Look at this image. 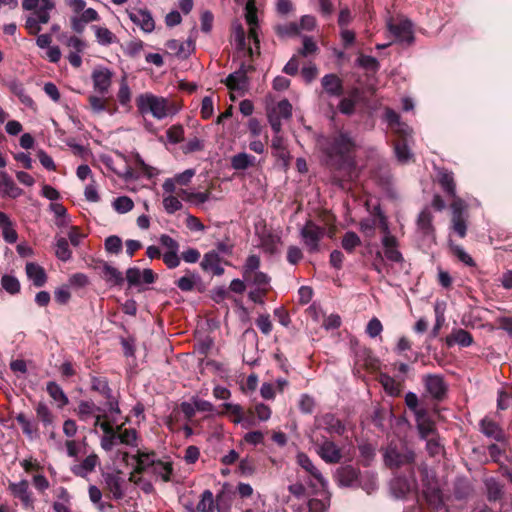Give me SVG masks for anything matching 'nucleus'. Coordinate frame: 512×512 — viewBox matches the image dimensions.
Returning a JSON list of instances; mask_svg holds the SVG:
<instances>
[{"label":"nucleus","instance_id":"aec40b11","mask_svg":"<svg viewBox=\"0 0 512 512\" xmlns=\"http://www.w3.org/2000/svg\"><path fill=\"white\" fill-rule=\"evenodd\" d=\"M165 46L171 55L180 59L188 58L194 50V42L190 39L184 42L171 39L166 42Z\"/></svg>","mask_w":512,"mask_h":512},{"label":"nucleus","instance_id":"680f3d73","mask_svg":"<svg viewBox=\"0 0 512 512\" xmlns=\"http://www.w3.org/2000/svg\"><path fill=\"white\" fill-rule=\"evenodd\" d=\"M377 226L376 218H366L360 221L359 228L366 238L372 239L375 236Z\"/></svg>","mask_w":512,"mask_h":512},{"label":"nucleus","instance_id":"2f4dec72","mask_svg":"<svg viewBox=\"0 0 512 512\" xmlns=\"http://www.w3.org/2000/svg\"><path fill=\"white\" fill-rule=\"evenodd\" d=\"M390 489L395 498L403 499L411 491V483L405 477H395L390 483Z\"/></svg>","mask_w":512,"mask_h":512},{"label":"nucleus","instance_id":"864d4df0","mask_svg":"<svg viewBox=\"0 0 512 512\" xmlns=\"http://www.w3.org/2000/svg\"><path fill=\"white\" fill-rule=\"evenodd\" d=\"M260 267V258L257 255H250L246 259V262L243 266V277L244 279H251V275L255 272H258V268Z\"/></svg>","mask_w":512,"mask_h":512},{"label":"nucleus","instance_id":"4c0bfd02","mask_svg":"<svg viewBox=\"0 0 512 512\" xmlns=\"http://www.w3.org/2000/svg\"><path fill=\"white\" fill-rule=\"evenodd\" d=\"M271 147L273 149L274 156L283 161H287L289 159V152L286 148L285 140L280 133H274L271 141Z\"/></svg>","mask_w":512,"mask_h":512},{"label":"nucleus","instance_id":"603ef678","mask_svg":"<svg viewBox=\"0 0 512 512\" xmlns=\"http://www.w3.org/2000/svg\"><path fill=\"white\" fill-rule=\"evenodd\" d=\"M117 98H118L119 103L123 107L130 106L131 90H130V87H129L128 83H127L126 77H123L121 79V81H120V86H119V90H118V93H117Z\"/></svg>","mask_w":512,"mask_h":512},{"label":"nucleus","instance_id":"09e8293b","mask_svg":"<svg viewBox=\"0 0 512 512\" xmlns=\"http://www.w3.org/2000/svg\"><path fill=\"white\" fill-rule=\"evenodd\" d=\"M91 388L101 395H103L106 399L112 398V390L108 385V381L102 377H92L91 379Z\"/></svg>","mask_w":512,"mask_h":512},{"label":"nucleus","instance_id":"1a4fd4ad","mask_svg":"<svg viewBox=\"0 0 512 512\" xmlns=\"http://www.w3.org/2000/svg\"><path fill=\"white\" fill-rule=\"evenodd\" d=\"M325 230L312 221H308L301 229V237L309 252L319 250V242L324 237Z\"/></svg>","mask_w":512,"mask_h":512},{"label":"nucleus","instance_id":"f704fd0d","mask_svg":"<svg viewBox=\"0 0 512 512\" xmlns=\"http://www.w3.org/2000/svg\"><path fill=\"white\" fill-rule=\"evenodd\" d=\"M46 390L50 397L57 403L59 408H63L68 404V397L63 389L54 381L47 383Z\"/></svg>","mask_w":512,"mask_h":512},{"label":"nucleus","instance_id":"f8f14e48","mask_svg":"<svg viewBox=\"0 0 512 512\" xmlns=\"http://www.w3.org/2000/svg\"><path fill=\"white\" fill-rule=\"evenodd\" d=\"M316 452L320 458L328 464L339 463L342 459V452L338 445L324 437L321 443L316 444Z\"/></svg>","mask_w":512,"mask_h":512},{"label":"nucleus","instance_id":"37998d69","mask_svg":"<svg viewBox=\"0 0 512 512\" xmlns=\"http://www.w3.org/2000/svg\"><path fill=\"white\" fill-rule=\"evenodd\" d=\"M439 183L447 195H449L450 197H455L456 185L452 172L442 171L439 174Z\"/></svg>","mask_w":512,"mask_h":512},{"label":"nucleus","instance_id":"b1692460","mask_svg":"<svg viewBox=\"0 0 512 512\" xmlns=\"http://www.w3.org/2000/svg\"><path fill=\"white\" fill-rule=\"evenodd\" d=\"M473 338L471 334L464 329H454L447 337H446V346L447 348H453L454 346H459L461 348L468 347L472 344Z\"/></svg>","mask_w":512,"mask_h":512},{"label":"nucleus","instance_id":"a18cd8bd","mask_svg":"<svg viewBox=\"0 0 512 512\" xmlns=\"http://www.w3.org/2000/svg\"><path fill=\"white\" fill-rule=\"evenodd\" d=\"M55 255L59 260L63 262L71 259L72 251L69 248V243L66 238L60 237L56 240Z\"/></svg>","mask_w":512,"mask_h":512},{"label":"nucleus","instance_id":"4468645a","mask_svg":"<svg viewBox=\"0 0 512 512\" xmlns=\"http://www.w3.org/2000/svg\"><path fill=\"white\" fill-rule=\"evenodd\" d=\"M128 16L145 33H151L155 29V21L147 9H132Z\"/></svg>","mask_w":512,"mask_h":512},{"label":"nucleus","instance_id":"13d9d810","mask_svg":"<svg viewBox=\"0 0 512 512\" xmlns=\"http://www.w3.org/2000/svg\"><path fill=\"white\" fill-rule=\"evenodd\" d=\"M119 442L121 444L136 447L137 446V431L134 428L124 429L118 432Z\"/></svg>","mask_w":512,"mask_h":512},{"label":"nucleus","instance_id":"7ed1b4c3","mask_svg":"<svg viewBox=\"0 0 512 512\" xmlns=\"http://www.w3.org/2000/svg\"><path fill=\"white\" fill-rule=\"evenodd\" d=\"M384 119L389 129L397 137L394 143V152L396 158L401 163H406L412 153L409 149V143L412 140V129L406 123L402 122L398 113L391 108H386Z\"/></svg>","mask_w":512,"mask_h":512},{"label":"nucleus","instance_id":"6e6d98bb","mask_svg":"<svg viewBox=\"0 0 512 512\" xmlns=\"http://www.w3.org/2000/svg\"><path fill=\"white\" fill-rule=\"evenodd\" d=\"M392 413L385 409H375L372 415V423L379 430L384 431L386 429V420L391 417Z\"/></svg>","mask_w":512,"mask_h":512},{"label":"nucleus","instance_id":"e433bc0d","mask_svg":"<svg viewBox=\"0 0 512 512\" xmlns=\"http://www.w3.org/2000/svg\"><path fill=\"white\" fill-rule=\"evenodd\" d=\"M0 190L12 198H16L21 194V190L6 172H0Z\"/></svg>","mask_w":512,"mask_h":512},{"label":"nucleus","instance_id":"412c9836","mask_svg":"<svg viewBox=\"0 0 512 512\" xmlns=\"http://www.w3.org/2000/svg\"><path fill=\"white\" fill-rule=\"evenodd\" d=\"M383 254L391 262L401 263L403 261L402 253L398 249V241L395 236H383L381 239Z\"/></svg>","mask_w":512,"mask_h":512},{"label":"nucleus","instance_id":"f3484780","mask_svg":"<svg viewBox=\"0 0 512 512\" xmlns=\"http://www.w3.org/2000/svg\"><path fill=\"white\" fill-rule=\"evenodd\" d=\"M297 463L307 471L315 480L313 486L328 487V480L322 475L320 470L313 464L312 460L305 453L297 454Z\"/></svg>","mask_w":512,"mask_h":512},{"label":"nucleus","instance_id":"cd10ccee","mask_svg":"<svg viewBox=\"0 0 512 512\" xmlns=\"http://www.w3.org/2000/svg\"><path fill=\"white\" fill-rule=\"evenodd\" d=\"M98 463V456L96 454H90L85 459H83L81 463L74 465L71 468V471L76 476L86 477L89 473L94 471Z\"/></svg>","mask_w":512,"mask_h":512},{"label":"nucleus","instance_id":"5701e85b","mask_svg":"<svg viewBox=\"0 0 512 512\" xmlns=\"http://www.w3.org/2000/svg\"><path fill=\"white\" fill-rule=\"evenodd\" d=\"M427 392L435 399H442L446 393V385L439 375H427L424 379Z\"/></svg>","mask_w":512,"mask_h":512},{"label":"nucleus","instance_id":"f257e3e1","mask_svg":"<svg viewBox=\"0 0 512 512\" xmlns=\"http://www.w3.org/2000/svg\"><path fill=\"white\" fill-rule=\"evenodd\" d=\"M318 144L329 166L339 170L351 166L350 154L354 151L356 144L349 132L338 131L330 137H322L318 140Z\"/></svg>","mask_w":512,"mask_h":512},{"label":"nucleus","instance_id":"e2e57ef3","mask_svg":"<svg viewBox=\"0 0 512 512\" xmlns=\"http://www.w3.org/2000/svg\"><path fill=\"white\" fill-rule=\"evenodd\" d=\"M1 285L5 291L10 294H16L20 291L18 279L12 275H4L1 279Z\"/></svg>","mask_w":512,"mask_h":512},{"label":"nucleus","instance_id":"338daca9","mask_svg":"<svg viewBox=\"0 0 512 512\" xmlns=\"http://www.w3.org/2000/svg\"><path fill=\"white\" fill-rule=\"evenodd\" d=\"M163 206H164L165 211L168 214H173V213L181 210L183 207L181 201L173 195H168V196L164 197Z\"/></svg>","mask_w":512,"mask_h":512},{"label":"nucleus","instance_id":"8fccbe9b","mask_svg":"<svg viewBox=\"0 0 512 512\" xmlns=\"http://www.w3.org/2000/svg\"><path fill=\"white\" fill-rule=\"evenodd\" d=\"M96 411H101L93 402L82 401L78 405L77 415L80 420L87 421Z\"/></svg>","mask_w":512,"mask_h":512},{"label":"nucleus","instance_id":"7c9ffc66","mask_svg":"<svg viewBox=\"0 0 512 512\" xmlns=\"http://www.w3.org/2000/svg\"><path fill=\"white\" fill-rule=\"evenodd\" d=\"M0 227L3 239L9 244H14L18 239V234L13 223L4 212H0Z\"/></svg>","mask_w":512,"mask_h":512},{"label":"nucleus","instance_id":"49530a36","mask_svg":"<svg viewBox=\"0 0 512 512\" xmlns=\"http://www.w3.org/2000/svg\"><path fill=\"white\" fill-rule=\"evenodd\" d=\"M58 40L70 48L72 52H83L86 48V43L76 36H67L66 34H61L58 37Z\"/></svg>","mask_w":512,"mask_h":512},{"label":"nucleus","instance_id":"4be33fe9","mask_svg":"<svg viewBox=\"0 0 512 512\" xmlns=\"http://www.w3.org/2000/svg\"><path fill=\"white\" fill-rule=\"evenodd\" d=\"M252 65L242 64L241 67L231 73L226 79V85L231 90H242L247 85V72L252 70Z\"/></svg>","mask_w":512,"mask_h":512},{"label":"nucleus","instance_id":"c756f323","mask_svg":"<svg viewBox=\"0 0 512 512\" xmlns=\"http://www.w3.org/2000/svg\"><path fill=\"white\" fill-rule=\"evenodd\" d=\"M26 274L33 285L36 287H42L47 280L45 270L36 263L26 264Z\"/></svg>","mask_w":512,"mask_h":512},{"label":"nucleus","instance_id":"774afa93","mask_svg":"<svg viewBox=\"0 0 512 512\" xmlns=\"http://www.w3.org/2000/svg\"><path fill=\"white\" fill-rule=\"evenodd\" d=\"M133 206V201L126 196L118 197L113 202L114 209L119 213H127L132 210Z\"/></svg>","mask_w":512,"mask_h":512},{"label":"nucleus","instance_id":"dca6fc26","mask_svg":"<svg viewBox=\"0 0 512 512\" xmlns=\"http://www.w3.org/2000/svg\"><path fill=\"white\" fill-rule=\"evenodd\" d=\"M9 490L15 498H18L25 509L34 508V500L31 492L29 491V484L27 480L13 482L9 484Z\"/></svg>","mask_w":512,"mask_h":512},{"label":"nucleus","instance_id":"bf43d9fd","mask_svg":"<svg viewBox=\"0 0 512 512\" xmlns=\"http://www.w3.org/2000/svg\"><path fill=\"white\" fill-rule=\"evenodd\" d=\"M197 279L198 277L196 274L188 273L185 276L179 278L176 281V285L180 290L184 292H189L194 289Z\"/></svg>","mask_w":512,"mask_h":512},{"label":"nucleus","instance_id":"423d86ee","mask_svg":"<svg viewBox=\"0 0 512 512\" xmlns=\"http://www.w3.org/2000/svg\"><path fill=\"white\" fill-rule=\"evenodd\" d=\"M389 32L395 37L396 41L411 45L414 42L413 24L406 18H390L387 21Z\"/></svg>","mask_w":512,"mask_h":512},{"label":"nucleus","instance_id":"6e6552de","mask_svg":"<svg viewBox=\"0 0 512 512\" xmlns=\"http://www.w3.org/2000/svg\"><path fill=\"white\" fill-rule=\"evenodd\" d=\"M105 488L112 494L113 499L121 500L125 495L127 480L121 470L115 469L102 473Z\"/></svg>","mask_w":512,"mask_h":512},{"label":"nucleus","instance_id":"9d476101","mask_svg":"<svg viewBox=\"0 0 512 512\" xmlns=\"http://www.w3.org/2000/svg\"><path fill=\"white\" fill-rule=\"evenodd\" d=\"M316 427L330 435L342 436L346 432V424L333 413H325L316 417Z\"/></svg>","mask_w":512,"mask_h":512},{"label":"nucleus","instance_id":"bb28decb","mask_svg":"<svg viewBox=\"0 0 512 512\" xmlns=\"http://www.w3.org/2000/svg\"><path fill=\"white\" fill-rule=\"evenodd\" d=\"M201 267L203 270L210 271L217 276L224 273V268L221 266V258L216 251H209L204 255Z\"/></svg>","mask_w":512,"mask_h":512},{"label":"nucleus","instance_id":"79ce46f5","mask_svg":"<svg viewBox=\"0 0 512 512\" xmlns=\"http://www.w3.org/2000/svg\"><path fill=\"white\" fill-rule=\"evenodd\" d=\"M55 8L52 0H41L39 8L34 12V16L41 24H47L50 20V12Z\"/></svg>","mask_w":512,"mask_h":512},{"label":"nucleus","instance_id":"69168bd1","mask_svg":"<svg viewBox=\"0 0 512 512\" xmlns=\"http://www.w3.org/2000/svg\"><path fill=\"white\" fill-rule=\"evenodd\" d=\"M172 472H173V468L170 463L157 461V463L154 466V473L156 475L160 476L165 482L170 481Z\"/></svg>","mask_w":512,"mask_h":512},{"label":"nucleus","instance_id":"0e129e2a","mask_svg":"<svg viewBox=\"0 0 512 512\" xmlns=\"http://www.w3.org/2000/svg\"><path fill=\"white\" fill-rule=\"evenodd\" d=\"M356 95L357 93L355 92L350 97L343 98L340 101L338 108L342 114L351 115L354 113L356 106Z\"/></svg>","mask_w":512,"mask_h":512},{"label":"nucleus","instance_id":"ea45409f","mask_svg":"<svg viewBox=\"0 0 512 512\" xmlns=\"http://www.w3.org/2000/svg\"><path fill=\"white\" fill-rule=\"evenodd\" d=\"M102 276L110 285H121L124 282L122 273L108 263L103 265Z\"/></svg>","mask_w":512,"mask_h":512},{"label":"nucleus","instance_id":"20e7f679","mask_svg":"<svg viewBox=\"0 0 512 512\" xmlns=\"http://www.w3.org/2000/svg\"><path fill=\"white\" fill-rule=\"evenodd\" d=\"M136 106L142 116L152 115L157 120H163L177 112L176 106L169 99L150 92L138 95Z\"/></svg>","mask_w":512,"mask_h":512},{"label":"nucleus","instance_id":"3c124183","mask_svg":"<svg viewBox=\"0 0 512 512\" xmlns=\"http://www.w3.org/2000/svg\"><path fill=\"white\" fill-rule=\"evenodd\" d=\"M246 282L254 286V288H264L270 290V277L264 272H255L251 275V279H244Z\"/></svg>","mask_w":512,"mask_h":512},{"label":"nucleus","instance_id":"a211bd4d","mask_svg":"<svg viewBox=\"0 0 512 512\" xmlns=\"http://www.w3.org/2000/svg\"><path fill=\"white\" fill-rule=\"evenodd\" d=\"M317 488L315 497L309 500L308 508L310 512H327L330 507V493L328 487L315 486Z\"/></svg>","mask_w":512,"mask_h":512},{"label":"nucleus","instance_id":"de8ad7c7","mask_svg":"<svg viewBox=\"0 0 512 512\" xmlns=\"http://www.w3.org/2000/svg\"><path fill=\"white\" fill-rule=\"evenodd\" d=\"M361 244L360 237L353 231H348L344 234L341 245L347 253H353L354 250Z\"/></svg>","mask_w":512,"mask_h":512},{"label":"nucleus","instance_id":"6ab92c4d","mask_svg":"<svg viewBox=\"0 0 512 512\" xmlns=\"http://www.w3.org/2000/svg\"><path fill=\"white\" fill-rule=\"evenodd\" d=\"M126 279L130 286H139L141 284H151L155 281V274L151 269L140 270L137 267H131L126 271Z\"/></svg>","mask_w":512,"mask_h":512},{"label":"nucleus","instance_id":"39448f33","mask_svg":"<svg viewBox=\"0 0 512 512\" xmlns=\"http://www.w3.org/2000/svg\"><path fill=\"white\" fill-rule=\"evenodd\" d=\"M384 463L390 469L411 465L415 461V453L407 445L390 443L383 455Z\"/></svg>","mask_w":512,"mask_h":512},{"label":"nucleus","instance_id":"ddd939ff","mask_svg":"<svg viewBox=\"0 0 512 512\" xmlns=\"http://www.w3.org/2000/svg\"><path fill=\"white\" fill-rule=\"evenodd\" d=\"M360 471L351 466H341L336 470L335 480L340 487L355 488L358 487Z\"/></svg>","mask_w":512,"mask_h":512},{"label":"nucleus","instance_id":"c03bdc74","mask_svg":"<svg viewBox=\"0 0 512 512\" xmlns=\"http://www.w3.org/2000/svg\"><path fill=\"white\" fill-rule=\"evenodd\" d=\"M358 487L362 488L367 494H372L378 489L377 477L373 473L360 475Z\"/></svg>","mask_w":512,"mask_h":512},{"label":"nucleus","instance_id":"0eeeda50","mask_svg":"<svg viewBox=\"0 0 512 512\" xmlns=\"http://www.w3.org/2000/svg\"><path fill=\"white\" fill-rule=\"evenodd\" d=\"M291 116L292 105L286 99L279 101L267 112L268 121L274 133H281L282 121L290 119Z\"/></svg>","mask_w":512,"mask_h":512},{"label":"nucleus","instance_id":"9b49d317","mask_svg":"<svg viewBox=\"0 0 512 512\" xmlns=\"http://www.w3.org/2000/svg\"><path fill=\"white\" fill-rule=\"evenodd\" d=\"M160 244L166 249L163 254V262L169 269H174L180 264L179 244L176 240L167 234H163L159 238Z\"/></svg>","mask_w":512,"mask_h":512},{"label":"nucleus","instance_id":"f03ea898","mask_svg":"<svg viewBox=\"0 0 512 512\" xmlns=\"http://www.w3.org/2000/svg\"><path fill=\"white\" fill-rule=\"evenodd\" d=\"M101 161L109 170L126 181L138 179L140 176L152 178L157 174L156 169L146 164L138 153L133 155L135 168H132L126 157L119 152L116 153L115 158L104 155L101 157Z\"/></svg>","mask_w":512,"mask_h":512},{"label":"nucleus","instance_id":"473e14b6","mask_svg":"<svg viewBox=\"0 0 512 512\" xmlns=\"http://www.w3.org/2000/svg\"><path fill=\"white\" fill-rule=\"evenodd\" d=\"M487 499L490 502H496L502 499L504 495L503 485L495 478H487L484 482Z\"/></svg>","mask_w":512,"mask_h":512},{"label":"nucleus","instance_id":"a878e982","mask_svg":"<svg viewBox=\"0 0 512 512\" xmlns=\"http://www.w3.org/2000/svg\"><path fill=\"white\" fill-rule=\"evenodd\" d=\"M321 85L330 96L339 97L343 94L342 80L336 74H326L321 80Z\"/></svg>","mask_w":512,"mask_h":512},{"label":"nucleus","instance_id":"393cba45","mask_svg":"<svg viewBox=\"0 0 512 512\" xmlns=\"http://www.w3.org/2000/svg\"><path fill=\"white\" fill-rule=\"evenodd\" d=\"M480 431L488 438H491L497 442L504 441L505 433L503 429L493 420L489 418H483L480 423Z\"/></svg>","mask_w":512,"mask_h":512},{"label":"nucleus","instance_id":"2eb2a0df","mask_svg":"<svg viewBox=\"0 0 512 512\" xmlns=\"http://www.w3.org/2000/svg\"><path fill=\"white\" fill-rule=\"evenodd\" d=\"M112 76L113 73L108 68H95L91 75L94 89L101 95L107 94L112 83Z\"/></svg>","mask_w":512,"mask_h":512},{"label":"nucleus","instance_id":"052dcab7","mask_svg":"<svg viewBox=\"0 0 512 512\" xmlns=\"http://www.w3.org/2000/svg\"><path fill=\"white\" fill-rule=\"evenodd\" d=\"M36 414H37V417L44 424V426H50L53 424V415L45 403L39 402L37 404Z\"/></svg>","mask_w":512,"mask_h":512},{"label":"nucleus","instance_id":"5fc2aeb1","mask_svg":"<svg viewBox=\"0 0 512 512\" xmlns=\"http://www.w3.org/2000/svg\"><path fill=\"white\" fill-rule=\"evenodd\" d=\"M197 510L200 512H213L214 511V498L210 490H205L201 494V499L197 504Z\"/></svg>","mask_w":512,"mask_h":512},{"label":"nucleus","instance_id":"c85d7f7f","mask_svg":"<svg viewBox=\"0 0 512 512\" xmlns=\"http://www.w3.org/2000/svg\"><path fill=\"white\" fill-rule=\"evenodd\" d=\"M256 157L246 152H240L230 158V165L234 170H246L256 165Z\"/></svg>","mask_w":512,"mask_h":512},{"label":"nucleus","instance_id":"c9c22d12","mask_svg":"<svg viewBox=\"0 0 512 512\" xmlns=\"http://www.w3.org/2000/svg\"><path fill=\"white\" fill-rule=\"evenodd\" d=\"M433 215L429 208H424L417 220L418 229L425 235L433 234L434 227L432 225Z\"/></svg>","mask_w":512,"mask_h":512},{"label":"nucleus","instance_id":"58836bf2","mask_svg":"<svg viewBox=\"0 0 512 512\" xmlns=\"http://www.w3.org/2000/svg\"><path fill=\"white\" fill-rule=\"evenodd\" d=\"M92 29L95 33L96 41L102 46H108L116 42L117 38L108 28L93 25Z\"/></svg>","mask_w":512,"mask_h":512},{"label":"nucleus","instance_id":"4d7b16f0","mask_svg":"<svg viewBox=\"0 0 512 512\" xmlns=\"http://www.w3.org/2000/svg\"><path fill=\"white\" fill-rule=\"evenodd\" d=\"M424 415H421L417 418V429L421 439L427 440L430 436H435V430L431 423L425 422L422 418Z\"/></svg>","mask_w":512,"mask_h":512},{"label":"nucleus","instance_id":"a19ab883","mask_svg":"<svg viewBox=\"0 0 512 512\" xmlns=\"http://www.w3.org/2000/svg\"><path fill=\"white\" fill-rule=\"evenodd\" d=\"M233 37L237 50L246 51L247 54L252 57L254 49L252 47L246 48V34L244 28L240 24L234 27Z\"/></svg>","mask_w":512,"mask_h":512},{"label":"nucleus","instance_id":"72a5a7b5","mask_svg":"<svg viewBox=\"0 0 512 512\" xmlns=\"http://www.w3.org/2000/svg\"><path fill=\"white\" fill-rule=\"evenodd\" d=\"M360 461L364 466H370L376 456V446L368 441L358 443Z\"/></svg>","mask_w":512,"mask_h":512}]
</instances>
